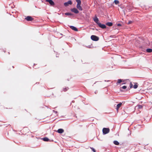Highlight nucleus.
<instances>
[{
  "label": "nucleus",
  "instance_id": "1",
  "mask_svg": "<svg viewBox=\"0 0 152 152\" xmlns=\"http://www.w3.org/2000/svg\"><path fill=\"white\" fill-rule=\"evenodd\" d=\"M76 1L77 3V9H78L79 10H82V9L80 6V5L81 4V1L80 0H75Z\"/></svg>",
  "mask_w": 152,
  "mask_h": 152
},
{
  "label": "nucleus",
  "instance_id": "2",
  "mask_svg": "<svg viewBox=\"0 0 152 152\" xmlns=\"http://www.w3.org/2000/svg\"><path fill=\"white\" fill-rule=\"evenodd\" d=\"M110 129L108 128H104L102 129L103 134H106L110 132Z\"/></svg>",
  "mask_w": 152,
  "mask_h": 152
},
{
  "label": "nucleus",
  "instance_id": "3",
  "mask_svg": "<svg viewBox=\"0 0 152 152\" xmlns=\"http://www.w3.org/2000/svg\"><path fill=\"white\" fill-rule=\"evenodd\" d=\"M91 39L94 41H97L99 39L98 37L94 35L91 36Z\"/></svg>",
  "mask_w": 152,
  "mask_h": 152
},
{
  "label": "nucleus",
  "instance_id": "4",
  "mask_svg": "<svg viewBox=\"0 0 152 152\" xmlns=\"http://www.w3.org/2000/svg\"><path fill=\"white\" fill-rule=\"evenodd\" d=\"M98 26L104 29L106 28V26L105 25L103 24H102L101 23H98Z\"/></svg>",
  "mask_w": 152,
  "mask_h": 152
},
{
  "label": "nucleus",
  "instance_id": "5",
  "mask_svg": "<svg viewBox=\"0 0 152 152\" xmlns=\"http://www.w3.org/2000/svg\"><path fill=\"white\" fill-rule=\"evenodd\" d=\"M72 4V2L71 0H69L67 2H65L64 3V5L66 7H67L69 5H71Z\"/></svg>",
  "mask_w": 152,
  "mask_h": 152
},
{
  "label": "nucleus",
  "instance_id": "6",
  "mask_svg": "<svg viewBox=\"0 0 152 152\" xmlns=\"http://www.w3.org/2000/svg\"><path fill=\"white\" fill-rule=\"evenodd\" d=\"M46 1L48 2L52 6H53L55 4L54 3L52 0H46Z\"/></svg>",
  "mask_w": 152,
  "mask_h": 152
},
{
  "label": "nucleus",
  "instance_id": "7",
  "mask_svg": "<svg viewBox=\"0 0 152 152\" xmlns=\"http://www.w3.org/2000/svg\"><path fill=\"white\" fill-rule=\"evenodd\" d=\"M25 19L27 21H32L33 20V18L30 16H28L25 18Z\"/></svg>",
  "mask_w": 152,
  "mask_h": 152
},
{
  "label": "nucleus",
  "instance_id": "8",
  "mask_svg": "<svg viewBox=\"0 0 152 152\" xmlns=\"http://www.w3.org/2000/svg\"><path fill=\"white\" fill-rule=\"evenodd\" d=\"M71 11L76 14L78 13L79 12L78 11L76 8H73V9H71Z\"/></svg>",
  "mask_w": 152,
  "mask_h": 152
},
{
  "label": "nucleus",
  "instance_id": "9",
  "mask_svg": "<svg viewBox=\"0 0 152 152\" xmlns=\"http://www.w3.org/2000/svg\"><path fill=\"white\" fill-rule=\"evenodd\" d=\"M94 21L96 23V24L98 25V23H99V20L98 18H97L96 16H95L94 18Z\"/></svg>",
  "mask_w": 152,
  "mask_h": 152
},
{
  "label": "nucleus",
  "instance_id": "10",
  "mask_svg": "<svg viewBox=\"0 0 152 152\" xmlns=\"http://www.w3.org/2000/svg\"><path fill=\"white\" fill-rule=\"evenodd\" d=\"M122 105V103L121 102H120L116 106V110L117 111H118L119 108L121 107Z\"/></svg>",
  "mask_w": 152,
  "mask_h": 152
},
{
  "label": "nucleus",
  "instance_id": "11",
  "mask_svg": "<svg viewBox=\"0 0 152 152\" xmlns=\"http://www.w3.org/2000/svg\"><path fill=\"white\" fill-rule=\"evenodd\" d=\"M69 27L75 31H78L76 27H75L74 26H69Z\"/></svg>",
  "mask_w": 152,
  "mask_h": 152
},
{
  "label": "nucleus",
  "instance_id": "12",
  "mask_svg": "<svg viewBox=\"0 0 152 152\" xmlns=\"http://www.w3.org/2000/svg\"><path fill=\"white\" fill-rule=\"evenodd\" d=\"M57 132L61 134L64 132V130L62 129H58L57 131Z\"/></svg>",
  "mask_w": 152,
  "mask_h": 152
},
{
  "label": "nucleus",
  "instance_id": "13",
  "mask_svg": "<svg viewBox=\"0 0 152 152\" xmlns=\"http://www.w3.org/2000/svg\"><path fill=\"white\" fill-rule=\"evenodd\" d=\"M106 25L109 26H111L113 25V23L111 22H107L106 23Z\"/></svg>",
  "mask_w": 152,
  "mask_h": 152
},
{
  "label": "nucleus",
  "instance_id": "14",
  "mask_svg": "<svg viewBox=\"0 0 152 152\" xmlns=\"http://www.w3.org/2000/svg\"><path fill=\"white\" fill-rule=\"evenodd\" d=\"M146 51L148 53H151L152 52V49L150 48L147 49H146Z\"/></svg>",
  "mask_w": 152,
  "mask_h": 152
},
{
  "label": "nucleus",
  "instance_id": "15",
  "mask_svg": "<svg viewBox=\"0 0 152 152\" xmlns=\"http://www.w3.org/2000/svg\"><path fill=\"white\" fill-rule=\"evenodd\" d=\"M113 143L116 145H118L119 144V142L118 141L115 140L114 141Z\"/></svg>",
  "mask_w": 152,
  "mask_h": 152
},
{
  "label": "nucleus",
  "instance_id": "16",
  "mask_svg": "<svg viewBox=\"0 0 152 152\" xmlns=\"http://www.w3.org/2000/svg\"><path fill=\"white\" fill-rule=\"evenodd\" d=\"M43 140L45 141H48L49 139L47 137H44L43 138Z\"/></svg>",
  "mask_w": 152,
  "mask_h": 152
},
{
  "label": "nucleus",
  "instance_id": "17",
  "mask_svg": "<svg viewBox=\"0 0 152 152\" xmlns=\"http://www.w3.org/2000/svg\"><path fill=\"white\" fill-rule=\"evenodd\" d=\"M122 82V80L121 79H118V81L117 82V84H118L119 83H121Z\"/></svg>",
  "mask_w": 152,
  "mask_h": 152
},
{
  "label": "nucleus",
  "instance_id": "18",
  "mask_svg": "<svg viewBox=\"0 0 152 152\" xmlns=\"http://www.w3.org/2000/svg\"><path fill=\"white\" fill-rule=\"evenodd\" d=\"M65 14L66 15H72V14L71 13H69V12H66V13Z\"/></svg>",
  "mask_w": 152,
  "mask_h": 152
},
{
  "label": "nucleus",
  "instance_id": "19",
  "mask_svg": "<svg viewBox=\"0 0 152 152\" xmlns=\"http://www.w3.org/2000/svg\"><path fill=\"white\" fill-rule=\"evenodd\" d=\"M136 107H137L138 109L142 108V106L141 105H137Z\"/></svg>",
  "mask_w": 152,
  "mask_h": 152
},
{
  "label": "nucleus",
  "instance_id": "20",
  "mask_svg": "<svg viewBox=\"0 0 152 152\" xmlns=\"http://www.w3.org/2000/svg\"><path fill=\"white\" fill-rule=\"evenodd\" d=\"M114 3L115 4H117L119 3V1H118L117 0H115L114 1Z\"/></svg>",
  "mask_w": 152,
  "mask_h": 152
},
{
  "label": "nucleus",
  "instance_id": "21",
  "mask_svg": "<svg viewBox=\"0 0 152 152\" xmlns=\"http://www.w3.org/2000/svg\"><path fill=\"white\" fill-rule=\"evenodd\" d=\"M68 89V87H66L64 88L63 89V90L64 91H67Z\"/></svg>",
  "mask_w": 152,
  "mask_h": 152
},
{
  "label": "nucleus",
  "instance_id": "22",
  "mask_svg": "<svg viewBox=\"0 0 152 152\" xmlns=\"http://www.w3.org/2000/svg\"><path fill=\"white\" fill-rule=\"evenodd\" d=\"M137 87L138 85L136 84H134V85L133 88L135 89L137 88Z\"/></svg>",
  "mask_w": 152,
  "mask_h": 152
},
{
  "label": "nucleus",
  "instance_id": "23",
  "mask_svg": "<svg viewBox=\"0 0 152 152\" xmlns=\"http://www.w3.org/2000/svg\"><path fill=\"white\" fill-rule=\"evenodd\" d=\"M91 149L94 152H96V150L93 148H91Z\"/></svg>",
  "mask_w": 152,
  "mask_h": 152
},
{
  "label": "nucleus",
  "instance_id": "24",
  "mask_svg": "<svg viewBox=\"0 0 152 152\" xmlns=\"http://www.w3.org/2000/svg\"><path fill=\"white\" fill-rule=\"evenodd\" d=\"M122 88L124 89H125L126 88V86H124L122 87H121ZM121 88H120V89Z\"/></svg>",
  "mask_w": 152,
  "mask_h": 152
},
{
  "label": "nucleus",
  "instance_id": "25",
  "mask_svg": "<svg viewBox=\"0 0 152 152\" xmlns=\"http://www.w3.org/2000/svg\"><path fill=\"white\" fill-rule=\"evenodd\" d=\"M133 87V85L132 83V82H130V88H132Z\"/></svg>",
  "mask_w": 152,
  "mask_h": 152
},
{
  "label": "nucleus",
  "instance_id": "26",
  "mask_svg": "<svg viewBox=\"0 0 152 152\" xmlns=\"http://www.w3.org/2000/svg\"><path fill=\"white\" fill-rule=\"evenodd\" d=\"M132 21H129V22L127 24H131L132 23Z\"/></svg>",
  "mask_w": 152,
  "mask_h": 152
},
{
  "label": "nucleus",
  "instance_id": "27",
  "mask_svg": "<svg viewBox=\"0 0 152 152\" xmlns=\"http://www.w3.org/2000/svg\"><path fill=\"white\" fill-rule=\"evenodd\" d=\"M117 26H121V25L120 23H118V24H117Z\"/></svg>",
  "mask_w": 152,
  "mask_h": 152
},
{
  "label": "nucleus",
  "instance_id": "28",
  "mask_svg": "<svg viewBox=\"0 0 152 152\" xmlns=\"http://www.w3.org/2000/svg\"><path fill=\"white\" fill-rule=\"evenodd\" d=\"M53 112H56V113L57 112H56V111H54V110H53Z\"/></svg>",
  "mask_w": 152,
  "mask_h": 152
},
{
  "label": "nucleus",
  "instance_id": "29",
  "mask_svg": "<svg viewBox=\"0 0 152 152\" xmlns=\"http://www.w3.org/2000/svg\"><path fill=\"white\" fill-rule=\"evenodd\" d=\"M125 84V83H122V84Z\"/></svg>",
  "mask_w": 152,
  "mask_h": 152
}]
</instances>
